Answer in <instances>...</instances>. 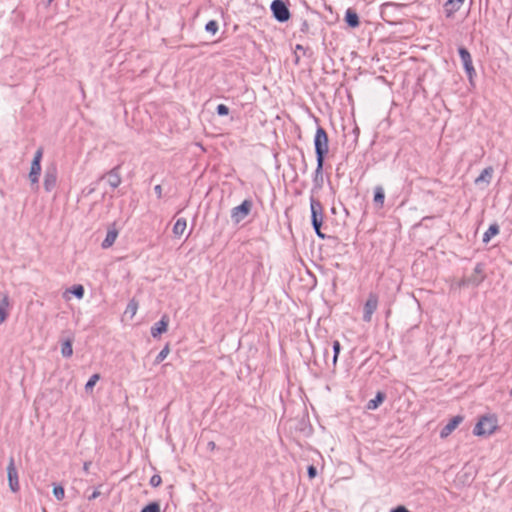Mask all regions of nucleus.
<instances>
[{"label": "nucleus", "instance_id": "f257e3e1", "mask_svg": "<svg viewBox=\"0 0 512 512\" xmlns=\"http://www.w3.org/2000/svg\"><path fill=\"white\" fill-rule=\"evenodd\" d=\"M310 210L311 224L316 235L321 239H325L326 235L321 231L324 219L323 206L321 202L313 196L310 197Z\"/></svg>", "mask_w": 512, "mask_h": 512}, {"label": "nucleus", "instance_id": "f03ea898", "mask_svg": "<svg viewBox=\"0 0 512 512\" xmlns=\"http://www.w3.org/2000/svg\"><path fill=\"white\" fill-rule=\"evenodd\" d=\"M314 148H315L316 160H320V162H324L325 158L329 152V139H328L327 132L321 126H318L316 133H315Z\"/></svg>", "mask_w": 512, "mask_h": 512}, {"label": "nucleus", "instance_id": "7ed1b4c3", "mask_svg": "<svg viewBox=\"0 0 512 512\" xmlns=\"http://www.w3.org/2000/svg\"><path fill=\"white\" fill-rule=\"evenodd\" d=\"M485 277V264L479 262L474 267V270L471 275L465 276L461 279V281L459 282V287H476L484 281Z\"/></svg>", "mask_w": 512, "mask_h": 512}, {"label": "nucleus", "instance_id": "20e7f679", "mask_svg": "<svg viewBox=\"0 0 512 512\" xmlns=\"http://www.w3.org/2000/svg\"><path fill=\"white\" fill-rule=\"evenodd\" d=\"M497 428L496 419L490 416H482L476 423L473 433L477 436L491 435Z\"/></svg>", "mask_w": 512, "mask_h": 512}, {"label": "nucleus", "instance_id": "39448f33", "mask_svg": "<svg viewBox=\"0 0 512 512\" xmlns=\"http://www.w3.org/2000/svg\"><path fill=\"white\" fill-rule=\"evenodd\" d=\"M270 9L273 17L280 23L287 22L290 19V11L283 0H273Z\"/></svg>", "mask_w": 512, "mask_h": 512}, {"label": "nucleus", "instance_id": "423d86ee", "mask_svg": "<svg viewBox=\"0 0 512 512\" xmlns=\"http://www.w3.org/2000/svg\"><path fill=\"white\" fill-rule=\"evenodd\" d=\"M43 157V148L39 147L32 159L30 172H29V180L32 185L36 184L38 185L39 182V176L41 174V160Z\"/></svg>", "mask_w": 512, "mask_h": 512}, {"label": "nucleus", "instance_id": "0eeeda50", "mask_svg": "<svg viewBox=\"0 0 512 512\" xmlns=\"http://www.w3.org/2000/svg\"><path fill=\"white\" fill-rule=\"evenodd\" d=\"M253 202L250 199H245L240 205L231 210V219L234 223L238 224L244 220L251 212Z\"/></svg>", "mask_w": 512, "mask_h": 512}, {"label": "nucleus", "instance_id": "6e6552de", "mask_svg": "<svg viewBox=\"0 0 512 512\" xmlns=\"http://www.w3.org/2000/svg\"><path fill=\"white\" fill-rule=\"evenodd\" d=\"M378 302H379L378 295L374 292H370L368 295V298L364 304V308H363L362 319L364 322H367V323L371 322L372 315L378 308Z\"/></svg>", "mask_w": 512, "mask_h": 512}, {"label": "nucleus", "instance_id": "1a4fd4ad", "mask_svg": "<svg viewBox=\"0 0 512 512\" xmlns=\"http://www.w3.org/2000/svg\"><path fill=\"white\" fill-rule=\"evenodd\" d=\"M458 53L461 58L464 70H465L466 74L468 75L469 80L472 81V78L476 75V71L473 66L471 54L463 46H460L458 48Z\"/></svg>", "mask_w": 512, "mask_h": 512}, {"label": "nucleus", "instance_id": "9d476101", "mask_svg": "<svg viewBox=\"0 0 512 512\" xmlns=\"http://www.w3.org/2000/svg\"><path fill=\"white\" fill-rule=\"evenodd\" d=\"M7 478H8V484L9 488L12 492H17L19 490V481H18V472L15 467V461L14 458L11 456L9 459V463L7 466Z\"/></svg>", "mask_w": 512, "mask_h": 512}, {"label": "nucleus", "instance_id": "9b49d317", "mask_svg": "<svg viewBox=\"0 0 512 512\" xmlns=\"http://www.w3.org/2000/svg\"><path fill=\"white\" fill-rule=\"evenodd\" d=\"M57 183V168L55 165H51L46 168L45 174H44V189L47 192H51L55 187Z\"/></svg>", "mask_w": 512, "mask_h": 512}, {"label": "nucleus", "instance_id": "f8f14e48", "mask_svg": "<svg viewBox=\"0 0 512 512\" xmlns=\"http://www.w3.org/2000/svg\"><path fill=\"white\" fill-rule=\"evenodd\" d=\"M120 167V165L115 166L105 175L101 176L100 179H104L105 177H107L108 184L114 189L117 188L122 182V178L120 175Z\"/></svg>", "mask_w": 512, "mask_h": 512}, {"label": "nucleus", "instance_id": "ddd939ff", "mask_svg": "<svg viewBox=\"0 0 512 512\" xmlns=\"http://www.w3.org/2000/svg\"><path fill=\"white\" fill-rule=\"evenodd\" d=\"M463 420L464 418L461 415H457L451 418L449 422L441 429L440 437L445 438L449 436Z\"/></svg>", "mask_w": 512, "mask_h": 512}, {"label": "nucleus", "instance_id": "4468645a", "mask_svg": "<svg viewBox=\"0 0 512 512\" xmlns=\"http://www.w3.org/2000/svg\"><path fill=\"white\" fill-rule=\"evenodd\" d=\"M316 161H317V167L314 172L312 191L320 190L323 187V183H324V176H323L324 162H320V160H316Z\"/></svg>", "mask_w": 512, "mask_h": 512}, {"label": "nucleus", "instance_id": "2eb2a0df", "mask_svg": "<svg viewBox=\"0 0 512 512\" xmlns=\"http://www.w3.org/2000/svg\"><path fill=\"white\" fill-rule=\"evenodd\" d=\"M169 324V319L166 315H164L158 322H156L151 327V335L152 337L156 338L160 336L162 333L167 331Z\"/></svg>", "mask_w": 512, "mask_h": 512}, {"label": "nucleus", "instance_id": "dca6fc26", "mask_svg": "<svg viewBox=\"0 0 512 512\" xmlns=\"http://www.w3.org/2000/svg\"><path fill=\"white\" fill-rule=\"evenodd\" d=\"M465 0H447L444 3V11L446 14V17L450 18L454 15L455 12H457L461 6L463 5Z\"/></svg>", "mask_w": 512, "mask_h": 512}, {"label": "nucleus", "instance_id": "f3484780", "mask_svg": "<svg viewBox=\"0 0 512 512\" xmlns=\"http://www.w3.org/2000/svg\"><path fill=\"white\" fill-rule=\"evenodd\" d=\"M345 22L346 24L351 28H356L360 25V20L357 12L352 9L348 8L345 13Z\"/></svg>", "mask_w": 512, "mask_h": 512}, {"label": "nucleus", "instance_id": "a211bd4d", "mask_svg": "<svg viewBox=\"0 0 512 512\" xmlns=\"http://www.w3.org/2000/svg\"><path fill=\"white\" fill-rule=\"evenodd\" d=\"M386 399V394L382 391H378L376 393L375 398L368 401L366 408L368 410H375L377 409Z\"/></svg>", "mask_w": 512, "mask_h": 512}, {"label": "nucleus", "instance_id": "6ab92c4d", "mask_svg": "<svg viewBox=\"0 0 512 512\" xmlns=\"http://www.w3.org/2000/svg\"><path fill=\"white\" fill-rule=\"evenodd\" d=\"M118 236V231L115 228L109 229L107 231L106 237L103 240L101 246L103 249H107L111 247L114 242L116 241V238Z\"/></svg>", "mask_w": 512, "mask_h": 512}, {"label": "nucleus", "instance_id": "aec40b11", "mask_svg": "<svg viewBox=\"0 0 512 512\" xmlns=\"http://www.w3.org/2000/svg\"><path fill=\"white\" fill-rule=\"evenodd\" d=\"M384 200H385V192H384L383 187L376 186L374 189V198H373L374 204L377 207L382 208L384 205Z\"/></svg>", "mask_w": 512, "mask_h": 512}, {"label": "nucleus", "instance_id": "412c9836", "mask_svg": "<svg viewBox=\"0 0 512 512\" xmlns=\"http://www.w3.org/2000/svg\"><path fill=\"white\" fill-rule=\"evenodd\" d=\"M493 168L491 166L486 167L480 175L475 179V184H479L481 182H485L489 184L492 178Z\"/></svg>", "mask_w": 512, "mask_h": 512}, {"label": "nucleus", "instance_id": "4be33fe9", "mask_svg": "<svg viewBox=\"0 0 512 512\" xmlns=\"http://www.w3.org/2000/svg\"><path fill=\"white\" fill-rule=\"evenodd\" d=\"M9 297L8 295H4L0 300V324H2L6 318L8 317V307H9Z\"/></svg>", "mask_w": 512, "mask_h": 512}, {"label": "nucleus", "instance_id": "5701e85b", "mask_svg": "<svg viewBox=\"0 0 512 512\" xmlns=\"http://www.w3.org/2000/svg\"><path fill=\"white\" fill-rule=\"evenodd\" d=\"M73 339L67 338L61 344V354L64 358H70L73 355Z\"/></svg>", "mask_w": 512, "mask_h": 512}, {"label": "nucleus", "instance_id": "b1692460", "mask_svg": "<svg viewBox=\"0 0 512 512\" xmlns=\"http://www.w3.org/2000/svg\"><path fill=\"white\" fill-rule=\"evenodd\" d=\"M500 232V228H499V225L497 223H494V224H491L489 226V228L487 229V231L484 233L483 235V243H488L492 237L496 236L497 234H499Z\"/></svg>", "mask_w": 512, "mask_h": 512}, {"label": "nucleus", "instance_id": "393cba45", "mask_svg": "<svg viewBox=\"0 0 512 512\" xmlns=\"http://www.w3.org/2000/svg\"><path fill=\"white\" fill-rule=\"evenodd\" d=\"M187 222L184 218H179L173 226V234L175 237H181L186 229Z\"/></svg>", "mask_w": 512, "mask_h": 512}, {"label": "nucleus", "instance_id": "a878e982", "mask_svg": "<svg viewBox=\"0 0 512 512\" xmlns=\"http://www.w3.org/2000/svg\"><path fill=\"white\" fill-rule=\"evenodd\" d=\"M170 352L169 345H165V347L158 353L154 360V364H160L164 359L168 356Z\"/></svg>", "mask_w": 512, "mask_h": 512}, {"label": "nucleus", "instance_id": "bb28decb", "mask_svg": "<svg viewBox=\"0 0 512 512\" xmlns=\"http://www.w3.org/2000/svg\"><path fill=\"white\" fill-rule=\"evenodd\" d=\"M141 512H161L160 504L157 501L150 502L142 508Z\"/></svg>", "mask_w": 512, "mask_h": 512}, {"label": "nucleus", "instance_id": "cd10ccee", "mask_svg": "<svg viewBox=\"0 0 512 512\" xmlns=\"http://www.w3.org/2000/svg\"><path fill=\"white\" fill-rule=\"evenodd\" d=\"M53 495L58 501H61L65 497V490L62 485H54L53 487Z\"/></svg>", "mask_w": 512, "mask_h": 512}, {"label": "nucleus", "instance_id": "c85d7f7f", "mask_svg": "<svg viewBox=\"0 0 512 512\" xmlns=\"http://www.w3.org/2000/svg\"><path fill=\"white\" fill-rule=\"evenodd\" d=\"M332 347H333V366L335 367L337 364L338 356L341 351V344L338 340H335L333 342Z\"/></svg>", "mask_w": 512, "mask_h": 512}, {"label": "nucleus", "instance_id": "c756f323", "mask_svg": "<svg viewBox=\"0 0 512 512\" xmlns=\"http://www.w3.org/2000/svg\"><path fill=\"white\" fill-rule=\"evenodd\" d=\"M219 29L218 22L216 20H210L205 25V30L208 33L216 34Z\"/></svg>", "mask_w": 512, "mask_h": 512}, {"label": "nucleus", "instance_id": "7c9ffc66", "mask_svg": "<svg viewBox=\"0 0 512 512\" xmlns=\"http://www.w3.org/2000/svg\"><path fill=\"white\" fill-rule=\"evenodd\" d=\"M100 379L99 374H93L90 379L85 384V390L86 392L93 389V387L96 385L97 381Z\"/></svg>", "mask_w": 512, "mask_h": 512}, {"label": "nucleus", "instance_id": "2f4dec72", "mask_svg": "<svg viewBox=\"0 0 512 512\" xmlns=\"http://www.w3.org/2000/svg\"><path fill=\"white\" fill-rule=\"evenodd\" d=\"M71 293L78 299L84 296V287L80 284L74 285L71 289Z\"/></svg>", "mask_w": 512, "mask_h": 512}, {"label": "nucleus", "instance_id": "473e14b6", "mask_svg": "<svg viewBox=\"0 0 512 512\" xmlns=\"http://www.w3.org/2000/svg\"><path fill=\"white\" fill-rule=\"evenodd\" d=\"M137 308L138 304L134 300H131L126 307L125 313H130L131 316H134L136 314Z\"/></svg>", "mask_w": 512, "mask_h": 512}, {"label": "nucleus", "instance_id": "72a5a7b5", "mask_svg": "<svg viewBox=\"0 0 512 512\" xmlns=\"http://www.w3.org/2000/svg\"><path fill=\"white\" fill-rule=\"evenodd\" d=\"M216 112L219 116H227L229 114V108L225 104H219L216 107Z\"/></svg>", "mask_w": 512, "mask_h": 512}, {"label": "nucleus", "instance_id": "f704fd0d", "mask_svg": "<svg viewBox=\"0 0 512 512\" xmlns=\"http://www.w3.org/2000/svg\"><path fill=\"white\" fill-rule=\"evenodd\" d=\"M162 483V478L160 475L158 474H155L153 475L151 478H150V482L149 484L152 486V487H158L160 486V484Z\"/></svg>", "mask_w": 512, "mask_h": 512}, {"label": "nucleus", "instance_id": "c9c22d12", "mask_svg": "<svg viewBox=\"0 0 512 512\" xmlns=\"http://www.w3.org/2000/svg\"><path fill=\"white\" fill-rule=\"evenodd\" d=\"M300 32L308 34L310 32V24L307 20H302L300 25Z\"/></svg>", "mask_w": 512, "mask_h": 512}, {"label": "nucleus", "instance_id": "e433bc0d", "mask_svg": "<svg viewBox=\"0 0 512 512\" xmlns=\"http://www.w3.org/2000/svg\"><path fill=\"white\" fill-rule=\"evenodd\" d=\"M307 474L310 479H313L317 475V468L314 465H309L307 468Z\"/></svg>", "mask_w": 512, "mask_h": 512}, {"label": "nucleus", "instance_id": "4c0bfd02", "mask_svg": "<svg viewBox=\"0 0 512 512\" xmlns=\"http://www.w3.org/2000/svg\"><path fill=\"white\" fill-rule=\"evenodd\" d=\"M390 512H410L405 506L399 505L393 509H391Z\"/></svg>", "mask_w": 512, "mask_h": 512}, {"label": "nucleus", "instance_id": "58836bf2", "mask_svg": "<svg viewBox=\"0 0 512 512\" xmlns=\"http://www.w3.org/2000/svg\"><path fill=\"white\" fill-rule=\"evenodd\" d=\"M154 191H155V193H156V195H157V197H158V198H161V197H162V186H161V185H159V184H158V185H156V186L154 187Z\"/></svg>", "mask_w": 512, "mask_h": 512}, {"label": "nucleus", "instance_id": "ea45409f", "mask_svg": "<svg viewBox=\"0 0 512 512\" xmlns=\"http://www.w3.org/2000/svg\"><path fill=\"white\" fill-rule=\"evenodd\" d=\"M101 495V492L97 489L88 497L89 500H94Z\"/></svg>", "mask_w": 512, "mask_h": 512}, {"label": "nucleus", "instance_id": "a19ab883", "mask_svg": "<svg viewBox=\"0 0 512 512\" xmlns=\"http://www.w3.org/2000/svg\"><path fill=\"white\" fill-rule=\"evenodd\" d=\"M90 465H91V462H90V461H87V462H85V463H84V465H83V471H84L85 473H88V472H89V467H90Z\"/></svg>", "mask_w": 512, "mask_h": 512}, {"label": "nucleus", "instance_id": "79ce46f5", "mask_svg": "<svg viewBox=\"0 0 512 512\" xmlns=\"http://www.w3.org/2000/svg\"><path fill=\"white\" fill-rule=\"evenodd\" d=\"M296 50H304L303 46L300 44L296 45Z\"/></svg>", "mask_w": 512, "mask_h": 512}, {"label": "nucleus", "instance_id": "37998d69", "mask_svg": "<svg viewBox=\"0 0 512 512\" xmlns=\"http://www.w3.org/2000/svg\"><path fill=\"white\" fill-rule=\"evenodd\" d=\"M94 192V188H91L89 191H88V194H91Z\"/></svg>", "mask_w": 512, "mask_h": 512}, {"label": "nucleus", "instance_id": "c03bdc74", "mask_svg": "<svg viewBox=\"0 0 512 512\" xmlns=\"http://www.w3.org/2000/svg\"><path fill=\"white\" fill-rule=\"evenodd\" d=\"M54 0H47V4L50 5Z\"/></svg>", "mask_w": 512, "mask_h": 512}, {"label": "nucleus", "instance_id": "a18cd8bd", "mask_svg": "<svg viewBox=\"0 0 512 512\" xmlns=\"http://www.w3.org/2000/svg\"><path fill=\"white\" fill-rule=\"evenodd\" d=\"M210 447H214V442L209 443Z\"/></svg>", "mask_w": 512, "mask_h": 512}, {"label": "nucleus", "instance_id": "49530a36", "mask_svg": "<svg viewBox=\"0 0 512 512\" xmlns=\"http://www.w3.org/2000/svg\"><path fill=\"white\" fill-rule=\"evenodd\" d=\"M210 447H214V442L209 443Z\"/></svg>", "mask_w": 512, "mask_h": 512}]
</instances>
